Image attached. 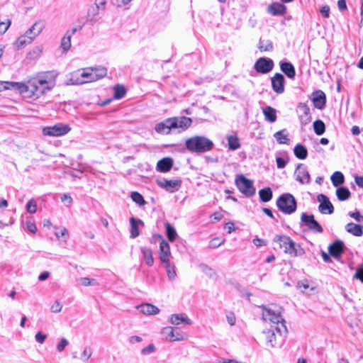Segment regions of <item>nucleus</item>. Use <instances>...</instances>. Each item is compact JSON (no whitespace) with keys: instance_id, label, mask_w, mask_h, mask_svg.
I'll return each instance as SVG.
<instances>
[{"instance_id":"f257e3e1","label":"nucleus","mask_w":363,"mask_h":363,"mask_svg":"<svg viewBox=\"0 0 363 363\" xmlns=\"http://www.w3.org/2000/svg\"><path fill=\"white\" fill-rule=\"evenodd\" d=\"M261 307L263 309L262 318L264 320L270 321L273 324L269 329L263 331V333L266 335L267 343L272 347H274L277 345L283 343L287 334L286 321L281 315V308L276 305H271L269 307L262 306Z\"/></svg>"},{"instance_id":"f03ea898","label":"nucleus","mask_w":363,"mask_h":363,"mask_svg":"<svg viewBox=\"0 0 363 363\" xmlns=\"http://www.w3.org/2000/svg\"><path fill=\"white\" fill-rule=\"evenodd\" d=\"M54 86L55 83L52 80L42 76L26 84L24 94L28 93L29 96L39 98L47 91H50Z\"/></svg>"},{"instance_id":"7ed1b4c3","label":"nucleus","mask_w":363,"mask_h":363,"mask_svg":"<svg viewBox=\"0 0 363 363\" xmlns=\"http://www.w3.org/2000/svg\"><path fill=\"white\" fill-rule=\"evenodd\" d=\"M186 150L191 153H203L211 150L214 144L212 140L204 136H194L185 142Z\"/></svg>"},{"instance_id":"20e7f679","label":"nucleus","mask_w":363,"mask_h":363,"mask_svg":"<svg viewBox=\"0 0 363 363\" xmlns=\"http://www.w3.org/2000/svg\"><path fill=\"white\" fill-rule=\"evenodd\" d=\"M278 209L284 214L291 215L297 209V202L290 193H284L279 196L276 202Z\"/></svg>"},{"instance_id":"39448f33","label":"nucleus","mask_w":363,"mask_h":363,"mask_svg":"<svg viewBox=\"0 0 363 363\" xmlns=\"http://www.w3.org/2000/svg\"><path fill=\"white\" fill-rule=\"evenodd\" d=\"M42 24H33V26L25 33V34L19 36L15 42L17 49H21L31 42L38 36L43 30Z\"/></svg>"},{"instance_id":"423d86ee","label":"nucleus","mask_w":363,"mask_h":363,"mask_svg":"<svg viewBox=\"0 0 363 363\" xmlns=\"http://www.w3.org/2000/svg\"><path fill=\"white\" fill-rule=\"evenodd\" d=\"M235 185L238 190L246 197H251L256 193L253 182L242 174L236 177L235 180Z\"/></svg>"},{"instance_id":"0eeeda50","label":"nucleus","mask_w":363,"mask_h":363,"mask_svg":"<svg viewBox=\"0 0 363 363\" xmlns=\"http://www.w3.org/2000/svg\"><path fill=\"white\" fill-rule=\"evenodd\" d=\"M301 223L306 225L307 228L315 233H322L323 228L320 224L315 219L313 214L302 213L301 215Z\"/></svg>"},{"instance_id":"6e6552de","label":"nucleus","mask_w":363,"mask_h":363,"mask_svg":"<svg viewBox=\"0 0 363 363\" xmlns=\"http://www.w3.org/2000/svg\"><path fill=\"white\" fill-rule=\"evenodd\" d=\"M71 128L68 125L57 123L53 126L45 127L43 129V133L45 135L59 137L68 133Z\"/></svg>"},{"instance_id":"1a4fd4ad","label":"nucleus","mask_w":363,"mask_h":363,"mask_svg":"<svg viewBox=\"0 0 363 363\" xmlns=\"http://www.w3.org/2000/svg\"><path fill=\"white\" fill-rule=\"evenodd\" d=\"M274 62L267 57H259L254 65V69L257 72L267 74L273 69Z\"/></svg>"},{"instance_id":"9d476101","label":"nucleus","mask_w":363,"mask_h":363,"mask_svg":"<svg viewBox=\"0 0 363 363\" xmlns=\"http://www.w3.org/2000/svg\"><path fill=\"white\" fill-rule=\"evenodd\" d=\"M317 200L320 203L318 211L322 214H332L334 212V206L329 198L323 194L318 195Z\"/></svg>"},{"instance_id":"9b49d317","label":"nucleus","mask_w":363,"mask_h":363,"mask_svg":"<svg viewBox=\"0 0 363 363\" xmlns=\"http://www.w3.org/2000/svg\"><path fill=\"white\" fill-rule=\"evenodd\" d=\"M345 245L343 241L336 240L328 246V253L336 260H339L342 255L345 252Z\"/></svg>"},{"instance_id":"f8f14e48","label":"nucleus","mask_w":363,"mask_h":363,"mask_svg":"<svg viewBox=\"0 0 363 363\" xmlns=\"http://www.w3.org/2000/svg\"><path fill=\"white\" fill-rule=\"evenodd\" d=\"M296 112L302 125H306L311 122V116L310 114V108L306 104L298 103L297 105Z\"/></svg>"},{"instance_id":"ddd939ff","label":"nucleus","mask_w":363,"mask_h":363,"mask_svg":"<svg viewBox=\"0 0 363 363\" xmlns=\"http://www.w3.org/2000/svg\"><path fill=\"white\" fill-rule=\"evenodd\" d=\"M285 82V77L281 73H276L271 78L272 88L277 94H281L284 92Z\"/></svg>"},{"instance_id":"4468645a","label":"nucleus","mask_w":363,"mask_h":363,"mask_svg":"<svg viewBox=\"0 0 363 363\" xmlns=\"http://www.w3.org/2000/svg\"><path fill=\"white\" fill-rule=\"evenodd\" d=\"M171 119L172 128H173V129L179 128V132L186 130L191 126L192 123L191 118L186 116L172 117Z\"/></svg>"},{"instance_id":"2eb2a0df","label":"nucleus","mask_w":363,"mask_h":363,"mask_svg":"<svg viewBox=\"0 0 363 363\" xmlns=\"http://www.w3.org/2000/svg\"><path fill=\"white\" fill-rule=\"evenodd\" d=\"M157 184L167 191L170 193H174L179 190V189L182 186V180L181 179H175V180H157Z\"/></svg>"},{"instance_id":"dca6fc26","label":"nucleus","mask_w":363,"mask_h":363,"mask_svg":"<svg viewBox=\"0 0 363 363\" xmlns=\"http://www.w3.org/2000/svg\"><path fill=\"white\" fill-rule=\"evenodd\" d=\"M296 180L301 184H309L311 176L307 167L303 164H298L295 170Z\"/></svg>"},{"instance_id":"f3484780","label":"nucleus","mask_w":363,"mask_h":363,"mask_svg":"<svg viewBox=\"0 0 363 363\" xmlns=\"http://www.w3.org/2000/svg\"><path fill=\"white\" fill-rule=\"evenodd\" d=\"M311 100L315 108L322 110L326 104V95L322 90H316L313 92Z\"/></svg>"},{"instance_id":"a211bd4d","label":"nucleus","mask_w":363,"mask_h":363,"mask_svg":"<svg viewBox=\"0 0 363 363\" xmlns=\"http://www.w3.org/2000/svg\"><path fill=\"white\" fill-rule=\"evenodd\" d=\"M161 333L162 335L164 336L165 339L170 342L184 340L183 335L180 333H175L174 328L170 326L163 328Z\"/></svg>"},{"instance_id":"6ab92c4d","label":"nucleus","mask_w":363,"mask_h":363,"mask_svg":"<svg viewBox=\"0 0 363 363\" xmlns=\"http://www.w3.org/2000/svg\"><path fill=\"white\" fill-rule=\"evenodd\" d=\"M82 28L81 26H79V28H74L72 30H68L61 40L60 48L62 50L63 52H67L70 47H71V38L72 35L78 30Z\"/></svg>"},{"instance_id":"aec40b11","label":"nucleus","mask_w":363,"mask_h":363,"mask_svg":"<svg viewBox=\"0 0 363 363\" xmlns=\"http://www.w3.org/2000/svg\"><path fill=\"white\" fill-rule=\"evenodd\" d=\"M171 256L170 247L169 243L165 240H162L160 242V259L163 264L169 262V257Z\"/></svg>"},{"instance_id":"412c9836","label":"nucleus","mask_w":363,"mask_h":363,"mask_svg":"<svg viewBox=\"0 0 363 363\" xmlns=\"http://www.w3.org/2000/svg\"><path fill=\"white\" fill-rule=\"evenodd\" d=\"M280 69L286 76L291 79H294L296 77V70L293 64L288 61H281L279 62Z\"/></svg>"},{"instance_id":"4be33fe9","label":"nucleus","mask_w":363,"mask_h":363,"mask_svg":"<svg viewBox=\"0 0 363 363\" xmlns=\"http://www.w3.org/2000/svg\"><path fill=\"white\" fill-rule=\"evenodd\" d=\"M91 69L92 74H94V77L91 78V79H86L83 82H81V84L97 81L100 79L104 78L107 74V69L105 67L98 66L95 67H91ZM79 83V82H77V84Z\"/></svg>"},{"instance_id":"5701e85b","label":"nucleus","mask_w":363,"mask_h":363,"mask_svg":"<svg viewBox=\"0 0 363 363\" xmlns=\"http://www.w3.org/2000/svg\"><path fill=\"white\" fill-rule=\"evenodd\" d=\"M171 123V118H167L164 121L156 124L155 130L158 133L168 135L170 133V131L173 130Z\"/></svg>"},{"instance_id":"b1692460","label":"nucleus","mask_w":363,"mask_h":363,"mask_svg":"<svg viewBox=\"0 0 363 363\" xmlns=\"http://www.w3.org/2000/svg\"><path fill=\"white\" fill-rule=\"evenodd\" d=\"M288 244L287 247L284 250L285 253H288L294 256H298L304 254V250L299 245H296V242L291 239Z\"/></svg>"},{"instance_id":"393cba45","label":"nucleus","mask_w":363,"mask_h":363,"mask_svg":"<svg viewBox=\"0 0 363 363\" xmlns=\"http://www.w3.org/2000/svg\"><path fill=\"white\" fill-rule=\"evenodd\" d=\"M130 238H135L140 235L139 226L144 225V223L139 218L131 217L130 218Z\"/></svg>"},{"instance_id":"a878e982","label":"nucleus","mask_w":363,"mask_h":363,"mask_svg":"<svg viewBox=\"0 0 363 363\" xmlns=\"http://www.w3.org/2000/svg\"><path fill=\"white\" fill-rule=\"evenodd\" d=\"M104 13L96 8L94 4L89 6L87 11V21H98Z\"/></svg>"},{"instance_id":"bb28decb","label":"nucleus","mask_w":363,"mask_h":363,"mask_svg":"<svg viewBox=\"0 0 363 363\" xmlns=\"http://www.w3.org/2000/svg\"><path fill=\"white\" fill-rule=\"evenodd\" d=\"M173 166V160L170 157H164L157 164V169L160 172H169Z\"/></svg>"},{"instance_id":"cd10ccee","label":"nucleus","mask_w":363,"mask_h":363,"mask_svg":"<svg viewBox=\"0 0 363 363\" xmlns=\"http://www.w3.org/2000/svg\"><path fill=\"white\" fill-rule=\"evenodd\" d=\"M286 6L280 2H274L268 6V12L273 16L281 15L286 11Z\"/></svg>"},{"instance_id":"c85d7f7f","label":"nucleus","mask_w":363,"mask_h":363,"mask_svg":"<svg viewBox=\"0 0 363 363\" xmlns=\"http://www.w3.org/2000/svg\"><path fill=\"white\" fill-rule=\"evenodd\" d=\"M140 312L145 315H156L160 312V309L150 303H143L137 307Z\"/></svg>"},{"instance_id":"c756f323","label":"nucleus","mask_w":363,"mask_h":363,"mask_svg":"<svg viewBox=\"0 0 363 363\" xmlns=\"http://www.w3.org/2000/svg\"><path fill=\"white\" fill-rule=\"evenodd\" d=\"M4 83L6 90H14L18 91L21 94H24V89H26L25 83L9 81H4Z\"/></svg>"},{"instance_id":"7c9ffc66","label":"nucleus","mask_w":363,"mask_h":363,"mask_svg":"<svg viewBox=\"0 0 363 363\" xmlns=\"http://www.w3.org/2000/svg\"><path fill=\"white\" fill-rule=\"evenodd\" d=\"M363 227L361 225L355 224L354 223H349L345 225V230L347 233L359 237L363 235Z\"/></svg>"},{"instance_id":"2f4dec72","label":"nucleus","mask_w":363,"mask_h":363,"mask_svg":"<svg viewBox=\"0 0 363 363\" xmlns=\"http://www.w3.org/2000/svg\"><path fill=\"white\" fill-rule=\"evenodd\" d=\"M169 322L172 325H179L184 323L186 325H191V320L186 316H184L182 314H172L170 317Z\"/></svg>"},{"instance_id":"473e14b6","label":"nucleus","mask_w":363,"mask_h":363,"mask_svg":"<svg viewBox=\"0 0 363 363\" xmlns=\"http://www.w3.org/2000/svg\"><path fill=\"white\" fill-rule=\"evenodd\" d=\"M145 264L148 267H151L154 264V259L152 257V251L149 247H142L140 248Z\"/></svg>"},{"instance_id":"72a5a7b5","label":"nucleus","mask_w":363,"mask_h":363,"mask_svg":"<svg viewBox=\"0 0 363 363\" xmlns=\"http://www.w3.org/2000/svg\"><path fill=\"white\" fill-rule=\"evenodd\" d=\"M295 156L299 160H305L308 156L307 148L302 144H297L294 148Z\"/></svg>"},{"instance_id":"f704fd0d","label":"nucleus","mask_w":363,"mask_h":363,"mask_svg":"<svg viewBox=\"0 0 363 363\" xmlns=\"http://www.w3.org/2000/svg\"><path fill=\"white\" fill-rule=\"evenodd\" d=\"M263 114L265 117V119L270 122L274 123L277 120V111L275 108L271 106H266L262 110Z\"/></svg>"},{"instance_id":"c9c22d12","label":"nucleus","mask_w":363,"mask_h":363,"mask_svg":"<svg viewBox=\"0 0 363 363\" xmlns=\"http://www.w3.org/2000/svg\"><path fill=\"white\" fill-rule=\"evenodd\" d=\"M336 196L339 201H344L350 197L351 192L347 187L340 186L336 189Z\"/></svg>"},{"instance_id":"e433bc0d","label":"nucleus","mask_w":363,"mask_h":363,"mask_svg":"<svg viewBox=\"0 0 363 363\" xmlns=\"http://www.w3.org/2000/svg\"><path fill=\"white\" fill-rule=\"evenodd\" d=\"M166 270L168 279L170 281H174L177 277L176 269L174 264L170 262H167L162 264Z\"/></svg>"},{"instance_id":"4c0bfd02","label":"nucleus","mask_w":363,"mask_h":363,"mask_svg":"<svg viewBox=\"0 0 363 363\" xmlns=\"http://www.w3.org/2000/svg\"><path fill=\"white\" fill-rule=\"evenodd\" d=\"M259 199L262 202L269 201L273 196V193L269 187H265L259 191Z\"/></svg>"},{"instance_id":"58836bf2","label":"nucleus","mask_w":363,"mask_h":363,"mask_svg":"<svg viewBox=\"0 0 363 363\" xmlns=\"http://www.w3.org/2000/svg\"><path fill=\"white\" fill-rule=\"evenodd\" d=\"M330 179L333 185L337 187L344 183L345 177L341 172L337 171L332 174Z\"/></svg>"},{"instance_id":"ea45409f","label":"nucleus","mask_w":363,"mask_h":363,"mask_svg":"<svg viewBox=\"0 0 363 363\" xmlns=\"http://www.w3.org/2000/svg\"><path fill=\"white\" fill-rule=\"evenodd\" d=\"M227 141L228 149L230 150H236L240 147V143L236 135H228Z\"/></svg>"},{"instance_id":"a19ab883","label":"nucleus","mask_w":363,"mask_h":363,"mask_svg":"<svg viewBox=\"0 0 363 363\" xmlns=\"http://www.w3.org/2000/svg\"><path fill=\"white\" fill-rule=\"evenodd\" d=\"M286 133V130L284 129L274 133V137L279 144H289V139L288 138V135Z\"/></svg>"},{"instance_id":"79ce46f5","label":"nucleus","mask_w":363,"mask_h":363,"mask_svg":"<svg viewBox=\"0 0 363 363\" xmlns=\"http://www.w3.org/2000/svg\"><path fill=\"white\" fill-rule=\"evenodd\" d=\"M291 240V238L287 235H277L274 239L273 241L274 242H277L279 245V247L282 249H285L286 247L289 245L288 242Z\"/></svg>"},{"instance_id":"37998d69","label":"nucleus","mask_w":363,"mask_h":363,"mask_svg":"<svg viewBox=\"0 0 363 363\" xmlns=\"http://www.w3.org/2000/svg\"><path fill=\"white\" fill-rule=\"evenodd\" d=\"M165 230H166V235L168 238V240L170 242H174L177 237V233L175 230V228L169 223H165Z\"/></svg>"},{"instance_id":"c03bdc74","label":"nucleus","mask_w":363,"mask_h":363,"mask_svg":"<svg viewBox=\"0 0 363 363\" xmlns=\"http://www.w3.org/2000/svg\"><path fill=\"white\" fill-rule=\"evenodd\" d=\"M258 48L261 52L272 51L273 50V44L269 40H263L260 38Z\"/></svg>"},{"instance_id":"a18cd8bd","label":"nucleus","mask_w":363,"mask_h":363,"mask_svg":"<svg viewBox=\"0 0 363 363\" xmlns=\"http://www.w3.org/2000/svg\"><path fill=\"white\" fill-rule=\"evenodd\" d=\"M313 130L316 135H322L325 131V125L324 122L318 119L313 122Z\"/></svg>"},{"instance_id":"49530a36","label":"nucleus","mask_w":363,"mask_h":363,"mask_svg":"<svg viewBox=\"0 0 363 363\" xmlns=\"http://www.w3.org/2000/svg\"><path fill=\"white\" fill-rule=\"evenodd\" d=\"M42 52V46H36L28 52L27 59L30 60H34L35 59H38L41 55Z\"/></svg>"},{"instance_id":"de8ad7c7","label":"nucleus","mask_w":363,"mask_h":363,"mask_svg":"<svg viewBox=\"0 0 363 363\" xmlns=\"http://www.w3.org/2000/svg\"><path fill=\"white\" fill-rule=\"evenodd\" d=\"M126 94V89L124 86L117 84L113 88V97L116 99H122Z\"/></svg>"},{"instance_id":"09e8293b","label":"nucleus","mask_w":363,"mask_h":363,"mask_svg":"<svg viewBox=\"0 0 363 363\" xmlns=\"http://www.w3.org/2000/svg\"><path fill=\"white\" fill-rule=\"evenodd\" d=\"M131 199L140 206H143L146 203L143 196L138 191H133L130 194Z\"/></svg>"},{"instance_id":"8fccbe9b","label":"nucleus","mask_w":363,"mask_h":363,"mask_svg":"<svg viewBox=\"0 0 363 363\" xmlns=\"http://www.w3.org/2000/svg\"><path fill=\"white\" fill-rule=\"evenodd\" d=\"M199 268L207 277L209 278H214L216 277V272L209 266L206 264H200Z\"/></svg>"},{"instance_id":"3c124183","label":"nucleus","mask_w":363,"mask_h":363,"mask_svg":"<svg viewBox=\"0 0 363 363\" xmlns=\"http://www.w3.org/2000/svg\"><path fill=\"white\" fill-rule=\"evenodd\" d=\"M26 207L28 213H35L37 211V202L34 199H31L28 201Z\"/></svg>"},{"instance_id":"603ef678","label":"nucleus","mask_w":363,"mask_h":363,"mask_svg":"<svg viewBox=\"0 0 363 363\" xmlns=\"http://www.w3.org/2000/svg\"><path fill=\"white\" fill-rule=\"evenodd\" d=\"M353 278L363 283V264H360L357 267Z\"/></svg>"},{"instance_id":"864d4df0","label":"nucleus","mask_w":363,"mask_h":363,"mask_svg":"<svg viewBox=\"0 0 363 363\" xmlns=\"http://www.w3.org/2000/svg\"><path fill=\"white\" fill-rule=\"evenodd\" d=\"M107 3V0H95L94 4L96 6V8L99 9V10L104 13L106 9Z\"/></svg>"},{"instance_id":"5fc2aeb1","label":"nucleus","mask_w":363,"mask_h":363,"mask_svg":"<svg viewBox=\"0 0 363 363\" xmlns=\"http://www.w3.org/2000/svg\"><path fill=\"white\" fill-rule=\"evenodd\" d=\"M68 345V340L66 338L62 337L57 345L56 350L58 352H62Z\"/></svg>"},{"instance_id":"6e6d98bb","label":"nucleus","mask_w":363,"mask_h":363,"mask_svg":"<svg viewBox=\"0 0 363 363\" xmlns=\"http://www.w3.org/2000/svg\"><path fill=\"white\" fill-rule=\"evenodd\" d=\"M62 308V304L58 300H56L50 307V311L52 313H57L61 311Z\"/></svg>"},{"instance_id":"4d7b16f0","label":"nucleus","mask_w":363,"mask_h":363,"mask_svg":"<svg viewBox=\"0 0 363 363\" xmlns=\"http://www.w3.org/2000/svg\"><path fill=\"white\" fill-rule=\"evenodd\" d=\"M155 351V346L153 344H150L147 347L141 350V354L143 355H148L153 353Z\"/></svg>"},{"instance_id":"13d9d810","label":"nucleus","mask_w":363,"mask_h":363,"mask_svg":"<svg viewBox=\"0 0 363 363\" xmlns=\"http://www.w3.org/2000/svg\"><path fill=\"white\" fill-rule=\"evenodd\" d=\"M348 215L354 218L357 222H362L363 221V216H362L359 211H356L354 212H349Z\"/></svg>"},{"instance_id":"bf43d9fd","label":"nucleus","mask_w":363,"mask_h":363,"mask_svg":"<svg viewBox=\"0 0 363 363\" xmlns=\"http://www.w3.org/2000/svg\"><path fill=\"white\" fill-rule=\"evenodd\" d=\"M92 354V352H91V350L90 348H88V347H85L83 350V352H82V358H84L85 357V359H84L83 360L84 362H87L88 359L90 358V357L91 356Z\"/></svg>"},{"instance_id":"052dcab7","label":"nucleus","mask_w":363,"mask_h":363,"mask_svg":"<svg viewBox=\"0 0 363 363\" xmlns=\"http://www.w3.org/2000/svg\"><path fill=\"white\" fill-rule=\"evenodd\" d=\"M276 162H277V166L278 169L284 168L287 164V161H286L284 158L281 157H277L276 158Z\"/></svg>"},{"instance_id":"680f3d73","label":"nucleus","mask_w":363,"mask_h":363,"mask_svg":"<svg viewBox=\"0 0 363 363\" xmlns=\"http://www.w3.org/2000/svg\"><path fill=\"white\" fill-rule=\"evenodd\" d=\"M26 228L27 230L30 232L31 233H35L37 231V227L35 224V223L28 220L26 221Z\"/></svg>"},{"instance_id":"e2e57ef3","label":"nucleus","mask_w":363,"mask_h":363,"mask_svg":"<svg viewBox=\"0 0 363 363\" xmlns=\"http://www.w3.org/2000/svg\"><path fill=\"white\" fill-rule=\"evenodd\" d=\"M81 77L83 78H86V79H91V78L94 77V74H92L91 67L88 68L86 70H84L81 74Z\"/></svg>"},{"instance_id":"0e129e2a","label":"nucleus","mask_w":363,"mask_h":363,"mask_svg":"<svg viewBox=\"0 0 363 363\" xmlns=\"http://www.w3.org/2000/svg\"><path fill=\"white\" fill-rule=\"evenodd\" d=\"M226 318H227V321L228 323L232 326V325H234L235 323V315L234 314V313L233 312H229L227 315H226Z\"/></svg>"},{"instance_id":"69168bd1","label":"nucleus","mask_w":363,"mask_h":363,"mask_svg":"<svg viewBox=\"0 0 363 363\" xmlns=\"http://www.w3.org/2000/svg\"><path fill=\"white\" fill-rule=\"evenodd\" d=\"M35 340L39 343H43L47 337V335L45 334H43L41 332H38L35 334Z\"/></svg>"},{"instance_id":"338daca9","label":"nucleus","mask_w":363,"mask_h":363,"mask_svg":"<svg viewBox=\"0 0 363 363\" xmlns=\"http://www.w3.org/2000/svg\"><path fill=\"white\" fill-rule=\"evenodd\" d=\"M320 13L323 17H328L330 14V6L328 5L323 6L320 9Z\"/></svg>"},{"instance_id":"774afa93","label":"nucleus","mask_w":363,"mask_h":363,"mask_svg":"<svg viewBox=\"0 0 363 363\" xmlns=\"http://www.w3.org/2000/svg\"><path fill=\"white\" fill-rule=\"evenodd\" d=\"M67 235V230L65 228H60L55 232V235L57 238H64Z\"/></svg>"}]
</instances>
